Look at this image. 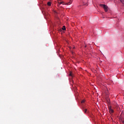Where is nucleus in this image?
<instances>
[{
	"label": "nucleus",
	"instance_id": "nucleus-1",
	"mask_svg": "<svg viewBox=\"0 0 124 124\" xmlns=\"http://www.w3.org/2000/svg\"><path fill=\"white\" fill-rule=\"evenodd\" d=\"M100 6L102 7H103L105 12H107V11H108V8L107 5L104 4H100Z\"/></svg>",
	"mask_w": 124,
	"mask_h": 124
},
{
	"label": "nucleus",
	"instance_id": "nucleus-2",
	"mask_svg": "<svg viewBox=\"0 0 124 124\" xmlns=\"http://www.w3.org/2000/svg\"><path fill=\"white\" fill-rule=\"evenodd\" d=\"M108 110H109V113H114V110L112 109L111 107H108Z\"/></svg>",
	"mask_w": 124,
	"mask_h": 124
},
{
	"label": "nucleus",
	"instance_id": "nucleus-3",
	"mask_svg": "<svg viewBox=\"0 0 124 124\" xmlns=\"http://www.w3.org/2000/svg\"><path fill=\"white\" fill-rule=\"evenodd\" d=\"M73 0H70V1L67 3V5H69L72 3Z\"/></svg>",
	"mask_w": 124,
	"mask_h": 124
},
{
	"label": "nucleus",
	"instance_id": "nucleus-4",
	"mask_svg": "<svg viewBox=\"0 0 124 124\" xmlns=\"http://www.w3.org/2000/svg\"><path fill=\"white\" fill-rule=\"evenodd\" d=\"M83 111H84V113H85V114H86V113H87V112H89L88 111V109H87V108H83Z\"/></svg>",
	"mask_w": 124,
	"mask_h": 124
},
{
	"label": "nucleus",
	"instance_id": "nucleus-5",
	"mask_svg": "<svg viewBox=\"0 0 124 124\" xmlns=\"http://www.w3.org/2000/svg\"><path fill=\"white\" fill-rule=\"evenodd\" d=\"M62 30H63V31H65L66 30V29L65 28V26H63Z\"/></svg>",
	"mask_w": 124,
	"mask_h": 124
},
{
	"label": "nucleus",
	"instance_id": "nucleus-6",
	"mask_svg": "<svg viewBox=\"0 0 124 124\" xmlns=\"http://www.w3.org/2000/svg\"><path fill=\"white\" fill-rule=\"evenodd\" d=\"M47 5H48V6H50V5H51V2H47Z\"/></svg>",
	"mask_w": 124,
	"mask_h": 124
},
{
	"label": "nucleus",
	"instance_id": "nucleus-7",
	"mask_svg": "<svg viewBox=\"0 0 124 124\" xmlns=\"http://www.w3.org/2000/svg\"><path fill=\"white\" fill-rule=\"evenodd\" d=\"M85 101V100H83L82 101H81V103H84Z\"/></svg>",
	"mask_w": 124,
	"mask_h": 124
},
{
	"label": "nucleus",
	"instance_id": "nucleus-8",
	"mask_svg": "<svg viewBox=\"0 0 124 124\" xmlns=\"http://www.w3.org/2000/svg\"><path fill=\"white\" fill-rule=\"evenodd\" d=\"M59 3L60 4H62V3H63V2H59Z\"/></svg>",
	"mask_w": 124,
	"mask_h": 124
},
{
	"label": "nucleus",
	"instance_id": "nucleus-9",
	"mask_svg": "<svg viewBox=\"0 0 124 124\" xmlns=\"http://www.w3.org/2000/svg\"><path fill=\"white\" fill-rule=\"evenodd\" d=\"M69 76H72V73L71 72V73H70V74H69Z\"/></svg>",
	"mask_w": 124,
	"mask_h": 124
},
{
	"label": "nucleus",
	"instance_id": "nucleus-10",
	"mask_svg": "<svg viewBox=\"0 0 124 124\" xmlns=\"http://www.w3.org/2000/svg\"><path fill=\"white\" fill-rule=\"evenodd\" d=\"M83 5H88V4H84Z\"/></svg>",
	"mask_w": 124,
	"mask_h": 124
},
{
	"label": "nucleus",
	"instance_id": "nucleus-11",
	"mask_svg": "<svg viewBox=\"0 0 124 124\" xmlns=\"http://www.w3.org/2000/svg\"><path fill=\"white\" fill-rule=\"evenodd\" d=\"M86 47H87V45H86L85 46V47L86 48Z\"/></svg>",
	"mask_w": 124,
	"mask_h": 124
},
{
	"label": "nucleus",
	"instance_id": "nucleus-12",
	"mask_svg": "<svg viewBox=\"0 0 124 124\" xmlns=\"http://www.w3.org/2000/svg\"><path fill=\"white\" fill-rule=\"evenodd\" d=\"M73 48H75V47H74Z\"/></svg>",
	"mask_w": 124,
	"mask_h": 124
}]
</instances>
